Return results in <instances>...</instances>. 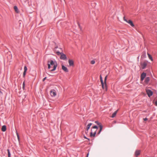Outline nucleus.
<instances>
[{
    "instance_id": "obj_30",
    "label": "nucleus",
    "mask_w": 157,
    "mask_h": 157,
    "mask_svg": "<svg viewBox=\"0 0 157 157\" xmlns=\"http://www.w3.org/2000/svg\"><path fill=\"white\" fill-rule=\"evenodd\" d=\"M155 105L156 106H157V101H155Z\"/></svg>"
},
{
    "instance_id": "obj_10",
    "label": "nucleus",
    "mask_w": 157,
    "mask_h": 157,
    "mask_svg": "<svg viewBox=\"0 0 157 157\" xmlns=\"http://www.w3.org/2000/svg\"><path fill=\"white\" fill-rule=\"evenodd\" d=\"M126 22L128 23L132 27H133L134 26V25L131 20H128Z\"/></svg>"
},
{
    "instance_id": "obj_24",
    "label": "nucleus",
    "mask_w": 157,
    "mask_h": 157,
    "mask_svg": "<svg viewBox=\"0 0 157 157\" xmlns=\"http://www.w3.org/2000/svg\"><path fill=\"white\" fill-rule=\"evenodd\" d=\"M16 134H17V139H18V140H19V139H20V137H19V135H18V133L17 132H16Z\"/></svg>"
},
{
    "instance_id": "obj_3",
    "label": "nucleus",
    "mask_w": 157,
    "mask_h": 157,
    "mask_svg": "<svg viewBox=\"0 0 157 157\" xmlns=\"http://www.w3.org/2000/svg\"><path fill=\"white\" fill-rule=\"evenodd\" d=\"M98 128V127L96 126H94L92 127L91 129V132L90 133V136L94 137L96 133L97 129Z\"/></svg>"
},
{
    "instance_id": "obj_35",
    "label": "nucleus",
    "mask_w": 157,
    "mask_h": 157,
    "mask_svg": "<svg viewBox=\"0 0 157 157\" xmlns=\"http://www.w3.org/2000/svg\"><path fill=\"white\" fill-rule=\"evenodd\" d=\"M84 138H85L86 139H87L85 136H84Z\"/></svg>"
},
{
    "instance_id": "obj_18",
    "label": "nucleus",
    "mask_w": 157,
    "mask_h": 157,
    "mask_svg": "<svg viewBox=\"0 0 157 157\" xmlns=\"http://www.w3.org/2000/svg\"><path fill=\"white\" fill-rule=\"evenodd\" d=\"M146 57V53L145 52H144L141 56V58H144Z\"/></svg>"
},
{
    "instance_id": "obj_25",
    "label": "nucleus",
    "mask_w": 157,
    "mask_h": 157,
    "mask_svg": "<svg viewBox=\"0 0 157 157\" xmlns=\"http://www.w3.org/2000/svg\"><path fill=\"white\" fill-rule=\"evenodd\" d=\"M95 63V61L94 60H92L91 61V63L92 64H94Z\"/></svg>"
},
{
    "instance_id": "obj_17",
    "label": "nucleus",
    "mask_w": 157,
    "mask_h": 157,
    "mask_svg": "<svg viewBox=\"0 0 157 157\" xmlns=\"http://www.w3.org/2000/svg\"><path fill=\"white\" fill-rule=\"evenodd\" d=\"M118 110L115 111L113 114L112 115V116L111 117H112L113 118L116 115V114Z\"/></svg>"
},
{
    "instance_id": "obj_8",
    "label": "nucleus",
    "mask_w": 157,
    "mask_h": 157,
    "mask_svg": "<svg viewBox=\"0 0 157 157\" xmlns=\"http://www.w3.org/2000/svg\"><path fill=\"white\" fill-rule=\"evenodd\" d=\"M107 75H106L105 77V79H104V87H105V89L106 90H107V85H106V81L107 80Z\"/></svg>"
},
{
    "instance_id": "obj_14",
    "label": "nucleus",
    "mask_w": 157,
    "mask_h": 157,
    "mask_svg": "<svg viewBox=\"0 0 157 157\" xmlns=\"http://www.w3.org/2000/svg\"><path fill=\"white\" fill-rule=\"evenodd\" d=\"M92 125V123H90L88 124L86 128V131H88L89 129L90 128V127Z\"/></svg>"
},
{
    "instance_id": "obj_20",
    "label": "nucleus",
    "mask_w": 157,
    "mask_h": 157,
    "mask_svg": "<svg viewBox=\"0 0 157 157\" xmlns=\"http://www.w3.org/2000/svg\"><path fill=\"white\" fill-rule=\"evenodd\" d=\"M149 80L150 78L149 77H147L145 80V82L146 83H147L149 81Z\"/></svg>"
},
{
    "instance_id": "obj_2",
    "label": "nucleus",
    "mask_w": 157,
    "mask_h": 157,
    "mask_svg": "<svg viewBox=\"0 0 157 157\" xmlns=\"http://www.w3.org/2000/svg\"><path fill=\"white\" fill-rule=\"evenodd\" d=\"M57 48V47L55 48V49H54V51L56 52V54L58 55H61L60 57V59H61L63 60H65L67 58V57L64 54L62 53H60L59 51L57 50H56V48Z\"/></svg>"
},
{
    "instance_id": "obj_31",
    "label": "nucleus",
    "mask_w": 157,
    "mask_h": 157,
    "mask_svg": "<svg viewBox=\"0 0 157 157\" xmlns=\"http://www.w3.org/2000/svg\"><path fill=\"white\" fill-rule=\"evenodd\" d=\"M144 121H147V118H145L144 119Z\"/></svg>"
},
{
    "instance_id": "obj_6",
    "label": "nucleus",
    "mask_w": 157,
    "mask_h": 157,
    "mask_svg": "<svg viewBox=\"0 0 157 157\" xmlns=\"http://www.w3.org/2000/svg\"><path fill=\"white\" fill-rule=\"evenodd\" d=\"M142 68L143 69H144L147 65V63L146 62H144L141 63Z\"/></svg>"
},
{
    "instance_id": "obj_36",
    "label": "nucleus",
    "mask_w": 157,
    "mask_h": 157,
    "mask_svg": "<svg viewBox=\"0 0 157 157\" xmlns=\"http://www.w3.org/2000/svg\"><path fill=\"white\" fill-rule=\"evenodd\" d=\"M79 27H80V26L79 25Z\"/></svg>"
},
{
    "instance_id": "obj_11",
    "label": "nucleus",
    "mask_w": 157,
    "mask_h": 157,
    "mask_svg": "<svg viewBox=\"0 0 157 157\" xmlns=\"http://www.w3.org/2000/svg\"><path fill=\"white\" fill-rule=\"evenodd\" d=\"M68 63L70 66H73L74 63L73 60L71 59H69Z\"/></svg>"
},
{
    "instance_id": "obj_28",
    "label": "nucleus",
    "mask_w": 157,
    "mask_h": 157,
    "mask_svg": "<svg viewBox=\"0 0 157 157\" xmlns=\"http://www.w3.org/2000/svg\"><path fill=\"white\" fill-rule=\"evenodd\" d=\"M26 71H24V72H23V77H25V74H26Z\"/></svg>"
},
{
    "instance_id": "obj_16",
    "label": "nucleus",
    "mask_w": 157,
    "mask_h": 157,
    "mask_svg": "<svg viewBox=\"0 0 157 157\" xmlns=\"http://www.w3.org/2000/svg\"><path fill=\"white\" fill-rule=\"evenodd\" d=\"M14 10H15V12L17 13H18L19 11V10H18V8L17 7V6H14Z\"/></svg>"
},
{
    "instance_id": "obj_7",
    "label": "nucleus",
    "mask_w": 157,
    "mask_h": 157,
    "mask_svg": "<svg viewBox=\"0 0 157 157\" xmlns=\"http://www.w3.org/2000/svg\"><path fill=\"white\" fill-rule=\"evenodd\" d=\"M146 76V74L145 73H143L141 75V80L142 81Z\"/></svg>"
},
{
    "instance_id": "obj_29",
    "label": "nucleus",
    "mask_w": 157,
    "mask_h": 157,
    "mask_svg": "<svg viewBox=\"0 0 157 157\" xmlns=\"http://www.w3.org/2000/svg\"><path fill=\"white\" fill-rule=\"evenodd\" d=\"M123 19L126 22H127V21H128L127 19H126L125 18V17H124V18H123Z\"/></svg>"
},
{
    "instance_id": "obj_12",
    "label": "nucleus",
    "mask_w": 157,
    "mask_h": 157,
    "mask_svg": "<svg viewBox=\"0 0 157 157\" xmlns=\"http://www.w3.org/2000/svg\"><path fill=\"white\" fill-rule=\"evenodd\" d=\"M62 68L65 72H68V71L67 68L63 65L62 66Z\"/></svg>"
},
{
    "instance_id": "obj_4",
    "label": "nucleus",
    "mask_w": 157,
    "mask_h": 157,
    "mask_svg": "<svg viewBox=\"0 0 157 157\" xmlns=\"http://www.w3.org/2000/svg\"><path fill=\"white\" fill-rule=\"evenodd\" d=\"M50 95L52 97H55L56 95V92L54 90H52L50 91Z\"/></svg>"
},
{
    "instance_id": "obj_34",
    "label": "nucleus",
    "mask_w": 157,
    "mask_h": 157,
    "mask_svg": "<svg viewBox=\"0 0 157 157\" xmlns=\"http://www.w3.org/2000/svg\"><path fill=\"white\" fill-rule=\"evenodd\" d=\"M89 154V153H88V154H87V156H86V157H88V156Z\"/></svg>"
},
{
    "instance_id": "obj_23",
    "label": "nucleus",
    "mask_w": 157,
    "mask_h": 157,
    "mask_svg": "<svg viewBox=\"0 0 157 157\" xmlns=\"http://www.w3.org/2000/svg\"><path fill=\"white\" fill-rule=\"evenodd\" d=\"M23 89L24 90L25 88V82L24 81L23 83V87H22Z\"/></svg>"
},
{
    "instance_id": "obj_26",
    "label": "nucleus",
    "mask_w": 157,
    "mask_h": 157,
    "mask_svg": "<svg viewBox=\"0 0 157 157\" xmlns=\"http://www.w3.org/2000/svg\"><path fill=\"white\" fill-rule=\"evenodd\" d=\"M24 71H27V68L26 66H25L24 67Z\"/></svg>"
},
{
    "instance_id": "obj_9",
    "label": "nucleus",
    "mask_w": 157,
    "mask_h": 157,
    "mask_svg": "<svg viewBox=\"0 0 157 157\" xmlns=\"http://www.w3.org/2000/svg\"><path fill=\"white\" fill-rule=\"evenodd\" d=\"M100 81H101V84L102 85V88L103 89H105L104 84L103 83V80H102V77H101V75H100Z\"/></svg>"
},
{
    "instance_id": "obj_1",
    "label": "nucleus",
    "mask_w": 157,
    "mask_h": 157,
    "mask_svg": "<svg viewBox=\"0 0 157 157\" xmlns=\"http://www.w3.org/2000/svg\"><path fill=\"white\" fill-rule=\"evenodd\" d=\"M48 69H49L51 68V65L53 66V69L50 71L51 72L55 70L57 66V64L56 62L52 60H48L47 61Z\"/></svg>"
},
{
    "instance_id": "obj_22",
    "label": "nucleus",
    "mask_w": 157,
    "mask_h": 157,
    "mask_svg": "<svg viewBox=\"0 0 157 157\" xmlns=\"http://www.w3.org/2000/svg\"><path fill=\"white\" fill-rule=\"evenodd\" d=\"M7 151H8V157H10V153L9 150V149H8Z\"/></svg>"
},
{
    "instance_id": "obj_21",
    "label": "nucleus",
    "mask_w": 157,
    "mask_h": 157,
    "mask_svg": "<svg viewBox=\"0 0 157 157\" xmlns=\"http://www.w3.org/2000/svg\"><path fill=\"white\" fill-rule=\"evenodd\" d=\"M147 55L149 59L152 61H153V59L151 56L150 55L149 53H147Z\"/></svg>"
},
{
    "instance_id": "obj_19",
    "label": "nucleus",
    "mask_w": 157,
    "mask_h": 157,
    "mask_svg": "<svg viewBox=\"0 0 157 157\" xmlns=\"http://www.w3.org/2000/svg\"><path fill=\"white\" fill-rule=\"evenodd\" d=\"M99 128H100V130H99V132L98 133V134H99L100 133V132H101V131L102 129V125L101 124H100V125H99Z\"/></svg>"
},
{
    "instance_id": "obj_33",
    "label": "nucleus",
    "mask_w": 157,
    "mask_h": 157,
    "mask_svg": "<svg viewBox=\"0 0 157 157\" xmlns=\"http://www.w3.org/2000/svg\"><path fill=\"white\" fill-rule=\"evenodd\" d=\"M46 77H45L44 78H43V81H44L46 79Z\"/></svg>"
},
{
    "instance_id": "obj_27",
    "label": "nucleus",
    "mask_w": 157,
    "mask_h": 157,
    "mask_svg": "<svg viewBox=\"0 0 157 157\" xmlns=\"http://www.w3.org/2000/svg\"><path fill=\"white\" fill-rule=\"evenodd\" d=\"M95 122L99 125L100 124H101L100 123H99L98 122V121H96Z\"/></svg>"
},
{
    "instance_id": "obj_15",
    "label": "nucleus",
    "mask_w": 157,
    "mask_h": 157,
    "mask_svg": "<svg viewBox=\"0 0 157 157\" xmlns=\"http://www.w3.org/2000/svg\"><path fill=\"white\" fill-rule=\"evenodd\" d=\"M6 130V127L5 125H3L2 128V130L3 132H5Z\"/></svg>"
},
{
    "instance_id": "obj_5",
    "label": "nucleus",
    "mask_w": 157,
    "mask_h": 157,
    "mask_svg": "<svg viewBox=\"0 0 157 157\" xmlns=\"http://www.w3.org/2000/svg\"><path fill=\"white\" fill-rule=\"evenodd\" d=\"M147 93L149 97L151 96L153 94V92L150 90H146Z\"/></svg>"
},
{
    "instance_id": "obj_13",
    "label": "nucleus",
    "mask_w": 157,
    "mask_h": 157,
    "mask_svg": "<svg viewBox=\"0 0 157 157\" xmlns=\"http://www.w3.org/2000/svg\"><path fill=\"white\" fill-rule=\"evenodd\" d=\"M140 151L139 150H137L135 152V155L136 157H137L140 155Z\"/></svg>"
},
{
    "instance_id": "obj_32",
    "label": "nucleus",
    "mask_w": 157,
    "mask_h": 157,
    "mask_svg": "<svg viewBox=\"0 0 157 157\" xmlns=\"http://www.w3.org/2000/svg\"><path fill=\"white\" fill-rule=\"evenodd\" d=\"M88 133V131H86V130L85 131V133L86 134H87Z\"/></svg>"
}]
</instances>
